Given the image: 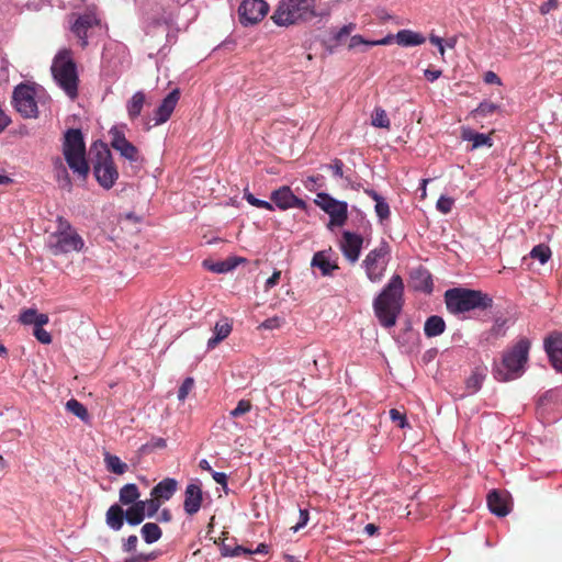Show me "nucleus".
Segmentation results:
<instances>
[{
  "instance_id": "nucleus-1",
  "label": "nucleus",
  "mask_w": 562,
  "mask_h": 562,
  "mask_svg": "<svg viewBox=\"0 0 562 562\" xmlns=\"http://www.w3.org/2000/svg\"><path fill=\"white\" fill-rule=\"evenodd\" d=\"M404 304V283L398 274L391 277L380 295L373 300V312L383 328L395 326Z\"/></svg>"
},
{
  "instance_id": "nucleus-2",
  "label": "nucleus",
  "mask_w": 562,
  "mask_h": 562,
  "mask_svg": "<svg viewBox=\"0 0 562 562\" xmlns=\"http://www.w3.org/2000/svg\"><path fill=\"white\" fill-rule=\"evenodd\" d=\"M322 16L317 12L316 0H280L271 20L279 26L300 25L315 18Z\"/></svg>"
},
{
  "instance_id": "nucleus-3",
  "label": "nucleus",
  "mask_w": 562,
  "mask_h": 562,
  "mask_svg": "<svg viewBox=\"0 0 562 562\" xmlns=\"http://www.w3.org/2000/svg\"><path fill=\"white\" fill-rule=\"evenodd\" d=\"M50 72L58 87L75 100L78 95L79 78L74 52L70 48H60L57 52L52 60Z\"/></svg>"
},
{
  "instance_id": "nucleus-4",
  "label": "nucleus",
  "mask_w": 562,
  "mask_h": 562,
  "mask_svg": "<svg viewBox=\"0 0 562 562\" xmlns=\"http://www.w3.org/2000/svg\"><path fill=\"white\" fill-rule=\"evenodd\" d=\"M443 300L451 314L469 313L475 310L486 311L493 304L492 297L486 293L467 288L447 290Z\"/></svg>"
},
{
  "instance_id": "nucleus-5",
  "label": "nucleus",
  "mask_w": 562,
  "mask_h": 562,
  "mask_svg": "<svg viewBox=\"0 0 562 562\" xmlns=\"http://www.w3.org/2000/svg\"><path fill=\"white\" fill-rule=\"evenodd\" d=\"M530 341L527 337H520L513 347L503 356L501 368L495 371V379L501 382L516 380L525 372V366L528 361Z\"/></svg>"
},
{
  "instance_id": "nucleus-6",
  "label": "nucleus",
  "mask_w": 562,
  "mask_h": 562,
  "mask_svg": "<svg viewBox=\"0 0 562 562\" xmlns=\"http://www.w3.org/2000/svg\"><path fill=\"white\" fill-rule=\"evenodd\" d=\"M61 153L68 168L81 180H86L89 175V165L86 158V143L80 130L69 128L61 144Z\"/></svg>"
},
{
  "instance_id": "nucleus-7",
  "label": "nucleus",
  "mask_w": 562,
  "mask_h": 562,
  "mask_svg": "<svg viewBox=\"0 0 562 562\" xmlns=\"http://www.w3.org/2000/svg\"><path fill=\"white\" fill-rule=\"evenodd\" d=\"M85 247V240L75 227L63 216L57 217L55 233L48 235L47 248L53 256L79 252Z\"/></svg>"
},
{
  "instance_id": "nucleus-8",
  "label": "nucleus",
  "mask_w": 562,
  "mask_h": 562,
  "mask_svg": "<svg viewBox=\"0 0 562 562\" xmlns=\"http://www.w3.org/2000/svg\"><path fill=\"white\" fill-rule=\"evenodd\" d=\"M94 151L93 173L95 180L105 190L112 189L119 177L113 156L103 143H94Z\"/></svg>"
},
{
  "instance_id": "nucleus-9",
  "label": "nucleus",
  "mask_w": 562,
  "mask_h": 562,
  "mask_svg": "<svg viewBox=\"0 0 562 562\" xmlns=\"http://www.w3.org/2000/svg\"><path fill=\"white\" fill-rule=\"evenodd\" d=\"M391 260V247L386 241H382L379 246L367 252L362 268L372 283H380L384 278V272Z\"/></svg>"
},
{
  "instance_id": "nucleus-10",
  "label": "nucleus",
  "mask_w": 562,
  "mask_h": 562,
  "mask_svg": "<svg viewBox=\"0 0 562 562\" xmlns=\"http://www.w3.org/2000/svg\"><path fill=\"white\" fill-rule=\"evenodd\" d=\"M393 41L397 42L398 45L403 47L411 46H419L425 43V37L419 33H415L412 30H401L397 34L393 36L389 35L383 37L380 41H366L361 35H353L349 41V49H356L360 45L364 46H378V45H389Z\"/></svg>"
},
{
  "instance_id": "nucleus-11",
  "label": "nucleus",
  "mask_w": 562,
  "mask_h": 562,
  "mask_svg": "<svg viewBox=\"0 0 562 562\" xmlns=\"http://www.w3.org/2000/svg\"><path fill=\"white\" fill-rule=\"evenodd\" d=\"M315 204L327 213L328 228L342 227L347 221V202L335 200L328 193H317Z\"/></svg>"
},
{
  "instance_id": "nucleus-12",
  "label": "nucleus",
  "mask_w": 562,
  "mask_h": 562,
  "mask_svg": "<svg viewBox=\"0 0 562 562\" xmlns=\"http://www.w3.org/2000/svg\"><path fill=\"white\" fill-rule=\"evenodd\" d=\"M109 134L110 137H112V139H110V145H112L114 150L119 151V154H121L125 160H128L135 168H138L144 159L134 144L126 139L125 134L116 127L111 128Z\"/></svg>"
},
{
  "instance_id": "nucleus-13",
  "label": "nucleus",
  "mask_w": 562,
  "mask_h": 562,
  "mask_svg": "<svg viewBox=\"0 0 562 562\" xmlns=\"http://www.w3.org/2000/svg\"><path fill=\"white\" fill-rule=\"evenodd\" d=\"M13 106L25 117H37L38 109L34 100L33 89L26 83H20L12 94Z\"/></svg>"
},
{
  "instance_id": "nucleus-14",
  "label": "nucleus",
  "mask_w": 562,
  "mask_h": 562,
  "mask_svg": "<svg viewBox=\"0 0 562 562\" xmlns=\"http://www.w3.org/2000/svg\"><path fill=\"white\" fill-rule=\"evenodd\" d=\"M268 3L263 0H243L238 8L241 25H255L268 13Z\"/></svg>"
},
{
  "instance_id": "nucleus-15",
  "label": "nucleus",
  "mask_w": 562,
  "mask_h": 562,
  "mask_svg": "<svg viewBox=\"0 0 562 562\" xmlns=\"http://www.w3.org/2000/svg\"><path fill=\"white\" fill-rule=\"evenodd\" d=\"M271 203L280 211H288L289 209H299L306 211L307 204L302 199L297 198L289 186H281L279 189L270 193Z\"/></svg>"
},
{
  "instance_id": "nucleus-16",
  "label": "nucleus",
  "mask_w": 562,
  "mask_h": 562,
  "mask_svg": "<svg viewBox=\"0 0 562 562\" xmlns=\"http://www.w3.org/2000/svg\"><path fill=\"white\" fill-rule=\"evenodd\" d=\"M100 21L94 13H86L76 18L74 24L70 25V31L78 38L81 48L87 47L91 30L98 27Z\"/></svg>"
},
{
  "instance_id": "nucleus-17",
  "label": "nucleus",
  "mask_w": 562,
  "mask_h": 562,
  "mask_svg": "<svg viewBox=\"0 0 562 562\" xmlns=\"http://www.w3.org/2000/svg\"><path fill=\"white\" fill-rule=\"evenodd\" d=\"M363 245V237L349 231L342 233L340 249L347 261L355 263L358 261Z\"/></svg>"
},
{
  "instance_id": "nucleus-18",
  "label": "nucleus",
  "mask_w": 562,
  "mask_h": 562,
  "mask_svg": "<svg viewBox=\"0 0 562 562\" xmlns=\"http://www.w3.org/2000/svg\"><path fill=\"white\" fill-rule=\"evenodd\" d=\"M180 100V90L175 89L161 101V104L156 108L154 113L155 125H161L167 122L172 115L176 104Z\"/></svg>"
},
{
  "instance_id": "nucleus-19",
  "label": "nucleus",
  "mask_w": 562,
  "mask_h": 562,
  "mask_svg": "<svg viewBox=\"0 0 562 562\" xmlns=\"http://www.w3.org/2000/svg\"><path fill=\"white\" fill-rule=\"evenodd\" d=\"M202 488L199 484L191 483L184 490L183 510L187 515H195L202 506Z\"/></svg>"
},
{
  "instance_id": "nucleus-20",
  "label": "nucleus",
  "mask_w": 562,
  "mask_h": 562,
  "mask_svg": "<svg viewBox=\"0 0 562 562\" xmlns=\"http://www.w3.org/2000/svg\"><path fill=\"white\" fill-rule=\"evenodd\" d=\"M487 506L491 513L504 517L509 513L507 496L497 490H492L487 494Z\"/></svg>"
},
{
  "instance_id": "nucleus-21",
  "label": "nucleus",
  "mask_w": 562,
  "mask_h": 562,
  "mask_svg": "<svg viewBox=\"0 0 562 562\" xmlns=\"http://www.w3.org/2000/svg\"><path fill=\"white\" fill-rule=\"evenodd\" d=\"M411 278L415 291H420L423 293L428 294L431 293L432 278L428 269H414L411 274Z\"/></svg>"
},
{
  "instance_id": "nucleus-22",
  "label": "nucleus",
  "mask_w": 562,
  "mask_h": 562,
  "mask_svg": "<svg viewBox=\"0 0 562 562\" xmlns=\"http://www.w3.org/2000/svg\"><path fill=\"white\" fill-rule=\"evenodd\" d=\"M544 349L551 363L562 359V333H554L544 339Z\"/></svg>"
},
{
  "instance_id": "nucleus-23",
  "label": "nucleus",
  "mask_w": 562,
  "mask_h": 562,
  "mask_svg": "<svg viewBox=\"0 0 562 562\" xmlns=\"http://www.w3.org/2000/svg\"><path fill=\"white\" fill-rule=\"evenodd\" d=\"M125 520L124 509L120 505H110L105 514V522L110 529L119 531L122 529Z\"/></svg>"
},
{
  "instance_id": "nucleus-24",
  "label": "nucleus",
  "mask_w": 562,
  "mask_h": 562,
  "mask_svg": "<svg viewBox=\"0 0 562 562\" xmlns=\"http://www.w3.org/2000/svg\"><path fill=\"white\" fill-rule=\"evenodd\" d=\"M177 488V481L173 479H165L154 486L151 490V497L159 498L161 501L170 499Z\"/></svg>"
},
{
  "instance_id": "nucleus-25",
  "label": "nucleus",
  "mask_w": 562,
  "mask_h": 562,
  "mask_svg": "<svg viewBox=\"0 0 562 562\" xmlns=\"http://www.w3.org/2000/svg\"><path fill=\"white\" fill-rule=\"evenodd\" d=\"M173 21V16L170 12H166L162 8L156 7L150 11L146 12V22L149 25L160 26V25H169Z\"/></svg>"
},
{
  "instance_id": "nucleus-26",
  "label": "nucleus",
  "mask_w": 562,
  "mask_h": 562,
  "mask_svg": "<svg viewBox=\"0 0 562 562\" xmlns=\"http://www.w3.org/2000/svg\"><path fill=\"white\" fill-rule=\"evenodd\" d=\"M19 321L23 325H33V328L37 326H45L48 322V315L45 313H38L34 308H27L20 313Z\"/></svg>"
},
{
  "instance_id": "nucleus-27",
  "label": "nucleus",
  "mask_w": 562,
  "mask_h": 562,
  "mask_svg": "<svg viewBox=\"0 0 562 562\" xmlns=\"http://www.w3.org/2000/svg\"><path fill=\"white\" fill-rule=\"evenodd\" d=\"M312 267L322 270V274L324 277L331 276L333 271L338 269L337 263L335 261H330L325 251L314 254Z\"/></svg>"
},
{
  "instance_id": "nucleus-28",
  "label": "nucleus",
  "mask_w": 562,
  "mask_h": 562,
  "mask_svg": "<svg viewBox=\"0 0 562 562\" xmlns=\"http://www.w3.org/2000/svg\"><path fill=\"white\" fill-rule=\"evenodd\" d=\"M232 331V325L227 321H220L213 327L214 336L211 337L207 341V346L210 349H213L218 346V344L227 338Z\"/></svg>"
},
{
  "instance_id": "nucleus-29",
  "label": "nucleus",
  "mask_w": 562,
  "mask_h": 562,
  "mask_svg": "<svg viewBox=\"0 0 562 562\" xmlns=\"http://www.w3.org/2000/svg\"><path fill=\"white\" fill-rule=\"evenodd\" d=\"M445 328H447L445 321L438 315H431L424 323V335L426 337H438L443 333Z\"/></svg>"
},
{
  "instance_id": "nucleus-30",
  "label": "nucleus",
  "mask_w": 562,
  "mask_h": 562,
  "mask_svg": "<svg viewBox=\"0 0 562 562\" xmlns=\"http://www.w3.org/2000/svg\"><path fill=\"white\" fill-rule=\"evenodd\" d=\"M364 193L374 201V210L379 218L381 221L389 218L391 214L390 205L384 201L382 195L371 189L364 190Z\"/></svg>"
},
{
  "instance_id": "nucleus-31",
  "label": "nucleus",
  "mask_w": 562,
  "mask_h": 562,
  "mask_svg": "<svg viewBox=\"0 0 562 562\" xmlns=\"http://www.w3.org/2000/svg\"><path fill=\"white\" fill-rule=\"evenodd\" d=\"M144 103H145V93L142 91L134 93L132 99L127 100V102H126L127 116H130L131 120L137 119L138 115L142 113Z\"/></svg>"
},
{
  "instance_id": "nucleus-32",
  "label": "nucleus",
  "mask_w": 562,
  "mask_h": 562,
  "mask_svg": "<svg viewBox=\"0 0 562 562\" xmlns=\"http://www.w3.org/2000/svg\"><path fill=\"white\" fill-rule=\"evenodd\" d=\"M238 265L237 258H229L224 261H203V267L214 273H226Z\"/></svg>"
},
{
  "instance_id": "nucleus-33",
  "label": "nucleus",
  "mask_w": 562,
  "mask_h": 562,
  "mask_svg": "<svg viewBox=\"0 0 562 562\" xmlns=\"http://www.w3.org/2000/svg\"><path fill=\"white\" fill-rule=\"evenodd\" d=\"M104 464L109 473L122 475L127 471V464L120 460L116 454H110L109 452H105Z\"/></svg>"
},
{
  "instance_id": "nucleus-34",
  "label": "nucleus",
  "mask_w": 562,
  "mask_h": 562,
  "mask_svg": "<svg viewBox=\"0 0 562 562\" xmlns=\"http://www.w3.org/2000/svg\"><path fill=\"white\" fill-rule=\"evenodd\" d=\"M139 497V492L134 483L125 484L121 490H119V501L125 506L134 505Z\"/></svg>"
},
{
  "instance_id": "nucleus-35",
  "label": "nucleus",
  "mask_w": 562,
  "mask_h": 562,
  "mask_svg": "<svg viewBox=\"0 0 562 562\" xmlns=\"http://www.w3.org/2000/svg\"><path fill=\"white\" fill-rule=\"evenodd\" d=\"M124 515L126 522L132 526L143 524L145 517L147 516L144 510V505L137 503L131 505V507L124 512Z\"/></svg>"
},
{
  "instance_id": "nucleus-36",
  "label": "nucleus",
  "mask_w": 562,
  "mask_h": 562,
  "mask_svg": "<svg viewBox=\"0 0 562 562\" xmlns=\"http://www.w3.org/2000/svg\"><path fill=\"white\" fill-rule=\"evenodd\" d=\"M140 532L146 543H154L160 540L162 536L161 528L156 522H145Z\"/></svg>"
},
{
  "instance_id": "nucleus-37",
  "label": "nucleus",
  "mask_w": 562,
  "mask_h": 562,
  "mask_svg": "<svg viewBox=\"0 0 562 562\" xmlns=\"http://www.w3.org/2000/svg\"><path fill=\"white\" fill-rule=\"evenodd\" d=\"M462 137H464V139L472 143V149H476V148L483 147V146H487V147L492 146V139L488 134H480V133L468 131V132H464V134H462Z\"/></svg>"
},
{
  "instance_id": "nucleus-38",
  "label": "nucleus",
  "mask_w": 562,
  "mask_h": 562,
  "mask_svg": "<svg viewBox=\"0 0 562 562\" xmlns=\"http://www.w3.org/2000/svg\"><path fill=\"white\" fill-rule=\"evenodd\" d=\"M66 409L68 413L76 415L81 422L87 423L89 419L87 407L81 405L76 398H70L66 403Z\"/></svg>"
},
{
  "instance_id": "nucleus-39",
  "label": "nucleus",
  "mask_w": 562,
  "mask_h": 562,
  "mask_svg": "<svg viewBox=\"0 0 562 562\" xmlns=\"http://www.w3.org/2000/svg\"><path fill=\"white\" fill-rule=\"evenodd\" d=\"M485 370L476 368L472 371L471 375L467 380V387L470 393H475L480 390L482 382L485 380Z\"/></svg>"
},
{
  "instance_id": "nucleus-40",
  "label": "nucleus",
  "mask_w": 562,
  "mask_h": 562,
  "mask_svg": "<svg viewBox=\"0 0 562 562\" xmlns=\"http://www.w3.org/2000/svg\"><path fill=\"white\" fill-rule=\"evenodd\" d=\"M356 30V24H345L342 27L331 32V41L334 42V46L341 45L346 42L347 37H349L352 32Z\"/></svg>"
},
{
  "instance_id": "nucleus-41",
  "label": "nucleus",
  "mask_w": 562,
  "mask_h": 562,
  "mask_svg": "<svg viewBox=\"0 0 562 562\" xmlns=\"http://www.w3.org/2000/svg\"><path fill=\"white\" fill-rule=\"evenodd\" d=\"M371 119L372 126L385 130L391 128L390 117L386 116V112L383 108H374Z\"/></svg>"
},
{
  "instance_id": "nucleus-42",
  "label": "nucleus",
  "mask_w": 562,
  "mask_h": 562,
  "mask_svg": "<svg viewBox=\"0 0 562 562\" xmlns=\"http://www.w3.org/2000/svg\"><path fill=\"white\" fill-rule=\"evenodd\" d=\"M56 178L61 188L70 189L71 181L67 168L59 158L55 160Z\"/></svg>"
},
{
  "instance_id": "nucleus-43",
  "label": "nucleus",
  "mask_w": 562,
  "mask_h": 562,
  "mask_svg": "<svg viewBox=\"0 0 562 562\" xmlns=\"http://www.w3.org/2000/svg\"><path fill=\"white\" fill-rule=\"evenodd\" d=\"M252 408V404L249 400H240L235 408H233L228 417L232 419H238L249 414Z\"/></svg>"
},
{
  "instance_id": "nucleus-44",
  "label": "nucleus",
  "mask_w": 562,
  "mask_h": 562,
  "mask_svg": "<svg viewBox=\"0 0 562 562\" xmlns=\"http://www.w3.org/2000/svg\"><path fill=\"white\" fill-rule=\"evenodd\" d=\"M552 252L550 251L548 245L546 244H538L536 245L531 252H529V256H531L532 259L540 261L541 263H546Z\"/></svg>"
},
{
  "instance_id": "nucleus-45",
  "label": "nucleus",
  "mask_w": 562,
  "mask_h": 562,
  "mask_svg": "<svg viewBox=\"0 0 562 562\" xmlns=\"http://www.w3.org/2000/svg\"><path fill=\"white\" fill-rule=\"evenodd\" d=\"M136 503L144 505V510H145V514L147 515V517L155 516L159 512V508L161 506V499L153 497V496L149 499L138 501Z\"/></svg>"
},
{
  "instance_id": "nucleus-46",
  "label": "nucleus",
  "mask_w": 562,
  "mask_h": 562,
  "mask_svg": "<svg viewBox=\"0 0 562 562\" xmlns=\"http://www.w3.org/2000/svg\"><path fill=\"white\" fill-rule=\"evenodd\" d=\"M166 447V440L162 437H154L151 440L140 447V452L144 454L151 453L155 449H162Z\"/></svg>"
},
{
  "instance_id": "nucleus-47",
  "label": "nucleus",
  "mask_w": 562,
  "mask_h": 562,
  "mask_svg": "<svg viewBox=\"0 0 562 562\" xmlns=\"http://www.w3.org/2000/svg\"><path fill=\"white\" fill-rule=\"evenodd\" d=\"M156 558V552H132L131 555L124 558L123 562H153Z\"/></svg>"
},
{
  "instance_id": "nucleus-48",
  "label": "nucleus",
  "mask_w": 562,
  "mask_h": 562,
  "mask_svg": "<svg viewBox=\"0 0 562 562\" xmlns=\"http://www.w3.org/2000/svg\"><path fill=\"white\" fill-rule=\"evenodd\" d=\"M194 387V380L192 378L184 379L181 386L179 387L178 397L181 402L184 401Z\"/></svg>"
},
{
  "instance_id": "nucleus-49",
  "label": "nucleus",
  "mask_w": 562,
  "mask_h": 562,
  "mask_svg": "<svg viewBox=\"0 0 562 562\" xmlns=\"http://www.w3.org/2000/svg\"><path fill=\"white\" fill-rule=\"evenodd\" d=\"M453 206V199L450 196L441 195L437 202V210L442 214H448L451 212Z\"/></svg>"
},
{
  "instance_id": "nucleus-50",
  "label": "nucleus",
  "mask_w": 562,
  "mask_h": 562,
  "mask_svg": "<svg viewBox=\"0 0 562 562\" xmlns=\"http://www.w3.org/2000/svg\"><path fill=\"white\" fill-rule=\"evenodd\" d=\"M33 336L44 345H49L52 342L50 334L43 328V326L33 327Z\"/></svg>"
},
{
  "instance_id": "nucleus-51",
  "label": "nucleus",
  "mask_w": 562,
  "mask_h": 562,
  "mask_svg": "<svg viewBox=\"0 0 562 562\" xmlns=\"http://www.w3.org/2000/svg\"><path fill=\"white\" fill-rule=\"evenodd\" d=\"M390 417L392 422L397 423L401 429L408 426L407 417L405 416L404 413H401L398 409L392 408L390 411Z\"/></svg>"
},
{
  "instance_id": "nucleus-52",
  "label": "nucleus",
  "mask_w": 562,
  "mask_h": 562,
  "mask_svg": "<svg viewBox=\"0 0 562 562\" xmlns=\"http://www.w3.org/2000/svg\"><path fill=\"white\" fill-rule=\"evenodd\" d=\"M497 106L491 102H481L476 108V113L481 116H488L492 113H495Z\"/></svg>"
},
{
  "instance_id": "nucleus-53",
  "label": "nucleus",
  "mask_w": 562,
  "mask_h": 562,
  "mask_svg": "<svg viewBox=\"0 0 562 562\" xmlns=\"http://www.w3.org/2000/svg\"><path fill=\"white\" fill-rule=\"evenodd\" d=\"M251 554V550L247 548H243L240 546L235 547L232 550H228V548H223V555L226 557H240V555H249Z\"/></svg>"
},
{
  "instance_id": "nucleus-54",
  "label": "nucleus",
  "mask_w": 562,
  "mask_h": 562,
  "mask_svg": "<svg viewBox=\"0 0 562 562\" xmlns=\"http://www.w3.org/2000/svg\"><path fill=\"white\" fill-rule=\"evenodd\" d=\"M137 537L132 535L123 542L122 549L126 553L136 552Z\"/></svg>"
},
{
  "instance_id": "nucleus-55",
  "label": "nucleus",
  "mask_w": 562,
  "mask_h": 562,
  "mask_svg": "<svg viewBox=\"0 0 562 562\" xmlns=\"http://www.w3.org/2000/svg\"><path fill=\"white\" fill-rule=\"evenodd\" d=\"M328 169L333 170L334 176L338 178L344 177V161L340 159L333 160L331 164L327 166Z\"/></svg>"
},
{
  "instance_id": "nucleus-56",
  "label": "nucleus",
  "mask_w": 562,
  "mask_h": 562,
  "mask_svg": "<svg viewBox=\"0 0 562 562\" xmlns=\"http://www.w3.org/2000/svg\"><path fill=\"white\" fill-rule=\"evenodd\" d=\"M299 515H300L299 522H296V525L292 527L293 532H296L301 528L305 527V525L308 521V512H307V509H300L299 510Z\"/></svg>"
},
{
  "instance_id": "nucleus-57",
  "label": "nucleus",
  "mask_w": 562,
  "mask_h": 562,
  "mask_svg": "<svg viewBox=\"0 0 562 562\" xmlns=\"http://www.w3.org/2000/svg\"><path fill=\"white\" fill-rule=\"evenodd\" d=\"M212 479L217 484L222 485L223 487L227 486V474L224 472H211Z\"/></svg>"
},
{
  "instance_id": "nucleus-58",
  "label": "nucleus",
  "mask_w": 562,
  "mask_h": 562,
  "mask_svg": "<svg viewBox=\"0 0 562 562\" xmlns=\"http://www.w3.org/2000/svg\"><path fill=\"white\" fill-rule=\"evenodd\" d=\"M260 326L267 329L279 328L280 319L278 317L268 318L265 322H262Z\"/></svg>"
},
{
  "instance_id": "nucleus-59",
  "label": "nucleus",
  "mask_w": 562,
  "mask_h": 562,
  "mask_svg": "<svg viewBox=\"0 0 562 562\" xmlns=\"http://www.w3.org/2000/svg\"><path fill=\"white\" fill-rule=\"evenodd\" d=\"M424 76H426L428 81L434 82L436 79H438L441 76V70L426 69V71H424Z\"/></svg>"
},
{
  "instance_id": "nucleus-60",
  "label": "nucleus",
  "mask_w": 562,
  "mask_h": 562,
  "mask_svg": "<svg viewBox=\"0 0 562 562\" xmlns=\"http://www.w3.org/2000/svg\"><path fill=\"white\" fill-rule=\"evenodd\" d=\"M158 520L159 522L164 524L170 522L172 520V514L170 509L164 508L158 516Z\"/></svg>"
},
{
  "instance_id": "nucleus-61",
  "label": "nucleus",
  "mask_w": 562,
  "mask_h": 562,
  "mask_svg": "<svg viewBox=\"0 0 562 562\" xmlns=\"http://www.w3.org/2000/svg\"><path fill=\"white\" fill-rule=\"evenodd\" d=\"M485 82L488 85H499L501 80H499V77L495 72L487 71L485 75Z\"/></svg>"
},
{
  "instance_id": "nucleus-62",
  "label": "nucleus",
  "mask_w": 562,
  "mask_h": 562,
  "mask_svg": "<svg viewBox=\"0 0 562 562\" xmlns=\"http://www.w3.org/2000/svg\"><path fill=\"white\" fill-rule=\"evenodd\" d=\"M280 279V271L272 272L271 277L268 278L266 286L271 288L278 284Z\"/></svg>"
},
{
  "instance_id": "nucleus-63",
  "label": "nucleus",
  "mask_w": 562,
  "mask_h": 562,
  "mask_svg": "<svg viewBox=\"0 0 562 562\" xmlns=\"http://www.w3.org/2000/svg\"><path fill=\"white\" fill-rule=\"evenodd\" d=\"M364 532L367 533V536L372 537L376 532H379V527L373 522H369L368 525L364 526Z\"/></svg>"
},
{
  "instance_id": "nucleus-64",
  "label": "nucleus",
  "mask_w": 562,
  "mask_h": 562,
  "mask_svg": "<svg viewBox=\"0 0 562 562\" xmlns=\"http://www.w3.org/2000/svg\"><path fill=\"white\" fill-rule=\"evenodd\" d=\"M245 200L251 205V206H256L259 204V202H261L262 200H259L257 199L256 196L252 195V193L246 191L245 192Z\"/></svg>"
}]
</instances>
